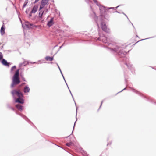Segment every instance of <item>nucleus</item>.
Wrapping results in <instances>:
<instances>
[{"mask_svg":"<svg viewBox=\"0 0 156 156\" xmlns=\"http://www.w3.org/2000/svg\"><path fill=\"white\" fill-rule=\"evenodd\" d=\"M126 47L127 45L126 44L115 45L114 46L109 48V49L111 52L116 55L117 58L119 61L124 62L125 64L130 69L133 67V65L126 63L129 59L126 56L127 52L123 50Z\"/></svg>","mask_w":156,"mask_h":156,"instance_id":"nucleus-1","label":"nucleus"},{"mask_svg":"<svg viewBox=\"0 0 156 156\" xmlns=\"http://www.w3.org/2000/svg\"><path fill=\"white\" fill-rule=\"evenodd\" d=\"M11 93L12 96L13 101L15 103H20L22 104L24 102V94L19 90L14 89Z\"/></svg>","mask_w":156,"mask_h":156,"instance_id":"nucleus-2","label":"nucleus"},{"mask_svg":"<svg viewBox=\"0 0 156 156\" xmlns=\"http://www.w3.org/2000/svg\"><path fill=\"white\" fill-rule=\"evenodd\" d=\"M99 7L100 11V20L101 21L104 19L107 20H109V16L107 13V8L99 4L98 2V5H97Z\"/></svg>","mask_w":156,"mask_h":156,"instance_id":"nucleus-3","label":"nucleus"},{"mask_svg":"<svg viewBox=\"0 0 156 156\" xmlns=\"http://www.w3.org/2000/svg\"><path fill=\"white\" fill-rule=\"evenodd\" d=\"M19 70H16L12 78V82L10 86L11 88H14L21 83V80L19 77Z\"/></svg>","mask_w":156,"mask_h":156,"instance_id":"nucleus-4","label":"nucleus"},{"mask_svg":"<svg viewBox=\"0 0 156 156\" xmlns=\"http://www.w3.org/2000/svg\"><path fill=\"white\" fill-rule=\"evenodd\" d=\"M6 106L8 108L11 109L12 111H14L16 114L20 115L21 117L23 118L32 126H34L36 128L33 122L25 115L16 110L15 109L14 107L11 106L9 103H7L6 104Z\"/></svg>","mask_w":156,"mask_h":156,"instance_id":"nucleus-5","label":"nucleus"},{"mask_svg":"<svg viewBox=\"0 0 156 156\" xmlns=\"http://www.w3.org/2000/svg\"><path fill=\"white\" fill-rule=\"evenodd\" d=\"M131 88L132 89V91L141 97L143 98L156 105V100H153L152 98H150L149 97H147L146 96H144L141 93L133 88Z\"/></svg>","mask_w":156,"mask_h":156,"instance_id":"nucleus-6","label":"nucleus"},{"mask_svg":"<svg viewBox=\"0 0 156 156\" xmlns=\"http://www.w3.org/2000/svg\"><path fill=\"white\" fill-rule=\"evenodd\" d=\"M22 27L23 28H25V27L28 29H30L34 28V27L36 28L37 27V26L33 23H30L28 21H26L23 24H22Z\"/></svg>","mask_w":156,"mask_h":156,"instance_id":"nucleus-7","label":"nucleus"},{"mask_svg":"<svg viewBox=\"0 0 156 156\" xmlns=\"http://www.w3.org/2000/svg\"><path fill=\"white\" fill-rule=\"evenodd\" d=\"M97 40L101 41L102 42L106 44L105 45L106 46L108 45L109 46L112 44H111L109 43L108 42L107 38L105 36H102L98 38Z\"/></svg>","mask_w":156,"mask_h":156,"instance_id":"nucleus-8","label":"nucleus"},{"mask_svg":"<svg viewBox=\"0 0 156 156\" xmlns=\"http://www.w3.org/2000/svg\"><path fill=\"white\" fill-rule=\"evenodd\" d=\"M103 20L101 21V26L102 30L105 32L107 33H109V30L107 28V27L105 23L103 22Z\"/></svg>","mask_w":156,"mask_h":156,"instance_id":"nucleus-9","label":"nucleus"},{"mask_svg":"<svg viewBox=\"0 0 156 156\" xmlns=\"http://www.w3.org/2000/svg\"><path fill=\"white\" fill-rule=\"evenodd\" d=\"M18 103L15 105L16 108L19 111L21 112L23 109L24 107L22 105L19 104L20 103Z\"/></svg>","mask_w":156,"mask_h":156,"instance_id":"nucleus-10","label":"nucleus"},{"mask_svg":"<svg viewBox=\"0 0 156 156\" xmlns=\"http://www.w3.org/2000/svg\"><path fill=\"white\" fill-rule=\"evenodd\" d=\"M1 61L2 64L4 66L9 67L10 65V63L7 62V61L4 58H3Z\"/></svg>","mask_w":156,"mask_h":156,"instance_id":"nucleus-11","label":"nucleus"},{"mask_svg":"<svg viewBox=\"0 0 156 156\" xmlns=\"http://www.w3.org/2000/svg\"><path fill=\"white\" fill-rule=\"evenodd\" d=\"M54 18L51 17L50 20L48 22L47 25L49 27H50L54 25Z\"/></svg>","mask_w":156,"mask_h":156,"instance_id":"nucleus-12","label":"nucleus"},{"mask_svg":"<svg viewBox=\"0 0 156 156\" xmlns=\"http://www.w3.org/2000/svg\"><path fill=\"white\" fill-rule=\"evenodd\" d=\"M39 5L38 4L35 5L32 8L31 11V13H35L38 10Z\"/></svg>","mask_w":156,"mask_h":156,"instance_id":"nucleus-13","label":"nucleus"},{"mask_svg":"<svg viewBox=\"0 0 156 156\" xmlns=\"http://www.w3.org/2000/svg\"><path fill=\"white\" fill-rule=\"evenodd\" d=\"M30 90V89L28 85H26L23 88V91L24 93H29Z\"/></svg>","mask_w":156,"mask_h":156,"instance_id":"nucleus-14","label":"nucleus"},{"mask_svg":"<svg viewBox=\"0 0 156 156\" xmlns=\"http://www.w3.org/2000/svg\"><path fill=\"white\" fill-rule=\"evenodd\" d=\"M5 27L3 25H2V26L1 29H0V32L1 34L2 35H3L5 33Z\"/></svg>","mask_w":156,"mask_h":156,"instance_id":"nucleus-15","label":"nucleus"},{"mask_svg":"<svg viewBox=\"0 0 156 156\" xmlns=\"http://www.w3.org/2000/svg\"><path fill=\"white\" fill-rule=\"evenodd\" d=\"M93 13L94 14V16L93 17L94 20L95 22H96V23L97 24V25L98 26V16H96L95 13L94 12H93Z\"/></svg>","mask_w":156,"mask_h":156,"instance_id":"nucleus-16","label":"nucleus"},{"mask_svg":"<svg viewBox=\"0 0 156 156\" xmlns=\"http://www.w3.org/2000/svg\"><path fill=\"white\" fill-rule=\"evenodd\" d=\"M45 58L47 61H51L53 60L54 57L53 56L50 57V56H46Z\"/></svg>","mask_w":156,"mask_h":156,"instance_id":"nucleus-17","label":"nucleus"},{"mask_svg":"<svg viewBox=\"0 0 156 156\" xmlns=\"http://www.w3.org/2000/svg\"><path fill=\"white\" fill-rule=\"evenodd\" d=\"M16 69V66H14L12 67L11 68L10 71V73L11 74H12L14 73L13 71Z\"/></svg>","mask_w":156,"mask_h":156,"instance_id":"nucleus-18","label":"nucleus"},{"mask_svg":"<svg viewBox=\"0 0 156 156\" xmlns=\"http://www.w3.org/2000/svg\"><path fill=\"white\" fill-rule=\"evenodd\" d=\"M57 65L58 66V68L59 69V70L60 71L61 73V75H62V77H63V79H64V81H65V82L66 85H67V84L66 83V81L65 78V77H64V76H63V74L62 72V71H61V69H60V68L59 65H58V64L57 63Z\"/></svg>","mask_w":156,"mask_h":156,"instance_id":"nucleus-19","label":"nucleus"},{"mask_svg":"<svg viewBox=\"0 0 156 156\" xmlns=\"http://www.w3.org/2000/svg\"><path fill=\"white\" fill-rule=\"evenodd\" d=\"M45 11H40L39 13H38V16L37 17V18H41V17H43L42 16L44 12Z\"/></svg>","mask_w":156,"mask_h":156,"instance_id":"nucleus-20","label":"nucleus"},{"mask_svg":"<svg viewBox=\"0 0 156 156\" xmlns=\"http://www.w3.org/2000/svg\"><path fill=\"white\" fill-rule=\"evenodd\" d=\"M49 0H41V3L45 5L47 4Z\"/></svg>","mask_w":156,"mask_h":156,"instance_id":"nucleus-21","label":"nucleus"},{"mask_svg":"<svg viewBox=\"0 0 156 156\" xmlns=\"http://www.w3.org/2000/svg\"><path fill=\"white\" fill-rule=\"evenodd\" d=\"M44 19H43V17H41L40 18H37V20L38 22L43 23L44 21Z\"/></svg>","mask_w":156,"mask_h":156,"instance_id":"nucleus-22","label":"nucleus"},{"mask_svg":"<svg viewBox=\"0 0 156 156\" xmlns=\"http://www.w3.org/2000/svg\"><path fill=\"white\" fill-rule=\"evenodd\" d=\"M120 6L119 5L118 6H117L115 7H108L107 9V11H109V10H110L111 9H112V10H116V9L119 7Z\"/></svg>","mask_w":156,"mask_h":156,"instance_id":"nucleus-23","label":"nucleus"},{"mask_svg":"<svg viewBox=\"0 0 156 156\" xmlns=\"http://www.w3.org/2000/svg\"><path fill=\"white\" fill-rule=\"evenodd\" d=\"M19 75H20V76L22 80L23 81L26 82V80L25 79V78L23 76V75H22V74L21 73H20V74Z\"/></svg>","mask_w":156,"mask_h":156,"instance_id":"nucleus-24","label":"nucleus"},{"mask_svg":"<svg viewBox=\"0 0 156 156\" xmlns=\"http://www.w3.org/2000/svg\"><path fill=\"white\" fill-rule=\"evenodd\" d=\"M130 70L131 71V72L133 74H135V69L134 67H132L130 69Z\"/></svg>","mask_w":156,"mask_h":156,"instance_id":"nucleus-25","label":"nucleus"},{"mask_svg":"<svg viewBox=\"0 0 156 156\" xmlns=\"http://www.w3.org/2000/svg\"><path fill=\"white\" fill-rule=\"evenodd\" d=\"M73 143L72 142H70L69 143H66V145L68 147H70L71 145H73Z\"/></svg>","mask_w":156,"mask_h":156,"instance_id":"nucleus-26","label":"nucleus"},{"mask_svg":"<svg viewBox=\"0 0 156 156\" xmlns=\"http://www.w3.org/2000/svg\"><path fill=\"white\" fill-rule=\"evenodd\" d=\"M23 65V64L22 63H20L19 64V68L18 69H17V70H19V72H20V70H22V68L21 67H22V66Z\"/></svg>","mask_w":156,"mask_h":156,"instance_id":"nucleus-27","label":"nucleus"},{"mask_svg":"<svg viewBox=\"0 0 156 156\" xmlns=\"http://www.w3.org/2000/svg\"><path fill=\"white\" fill-rule=\"evenodd\" d=\"M28 0H27L24 3L23 5V7H22L23 9L27 5L28 3Z\"/></svg>","mask_w":156,"mask_h":156,"instance_id":"nucleus-28","label":"nucleus"},{"mask_svg":"<svg viewBox=\"0 0 156 156\" xmlns=\"http://www.w3.org/2000/svg\"><path fill=\"white\" fill-rule=\"evenodd\" d=\"M72 96V98H73L74 101L75 102V105L76 106V115H77V109H78V108L76 106V102H75V101H74V98L73 97V95Z\"/></svg>","mask_w":156,"mask_h":156,"instance_id":"nucleus-29","label":"nucleus"},{"mask_svg":"<svg viewBox=\"0 0 156 156\" xmlns=\"http://www.w3.org/2000/svg\"><path fill=\"white\" fill-rule=\"evenodd\" d=\"M149 37V38H145V39H142L141 40H139L137 42H136V43L135 44L137 43V42H139L140 41H143V40H146V39H149V38H153V37Z\"/></svg>","mask_w":156,"mask_h":156,"instance_id":"nucleus-30","label":"nucleus"},{"mask_svg":"<svg viewBox=\"0 0 156 156\" xmlns=\"http://www.w3.org/2000/svg\"><path fill=\"white\" fill-rule=\"evenodd\" d=\"M30 8H27L26 9V10L25 11V12L26 13V14H28V12H29L30 10Z\"/></svg>","mask_w":156,"mask_h":156,"instance_id":"nucleus-31","label":"nucleus"},{"mask_svg":"<svg viewBox=\"0 0 156 156\" xmlns=\"http://www.w3.org/2000/svg\"><path fill=\"white\" fill-rule=\"evenodd\" d=\"M3 56L2 53L1 52H0V61H1V59L3 58Z\"/></svg>","mask_w":156,"mask_h":156,"instance_id":"nucleus-32","label":"nucleus"},{"mask_svg":"<svg viewBox=\"0 0 156 156\" xmlns=\"http://www.w3.org/2000/svg\"><path fill=\"white\" fill-rule=\"evenodd\" d=\"M33 13H31V11L28 14V17L29 18H30L32 16V14Z\"/></svg>","mask_w":156,"mask_h":156,"instance_id":"nucleus-33","label":"nucleus"},{"mask_svg":"<svg viewBox=\"0 0 156 156\" xmlns=\"http://www.w3.org/2000/svg\"><path fill=\"white\" fill-rule=\"evenodd\" d=\"M45 5L41 3V4L40 6V7H41V8L43 9L45 7Z\"/></svg>","mask_w":156,"mask_h":156,"instance_id":"nucleus-34","label":"nucleus"},{"mask_svg":"<svg viewBox=\"0 0 156 156\" xmlns=\"http://www.w3.org/2000/svg\"><path fill=\"white\" fill-rule=\"evenodd\" d=\"M45 5L41 3V4L40 6V7H41V8L43 9L45 7Z\"/></svg>","mask_w":156,"mask_h":156,"instance_id":"nucleus-35","label":"nucleus"},{"mask_svg":"<svg viewBox=\"0 0 156 156\" xmlns=\"http://www.w3.org/2000/svg\"><path fill=\"white\" fill-rule=\"evenodd\" d=\"M126 87H125L123 89H122V90L121 91H119V92H118L116 94V95H117L118 93H120L121 92H122V91H123L124 90H125L126 89Z\"/></svg>","mask_w":156,"mask_h":156,"instance_id":"nucleus-36","label":"nucleus"},{"mask_svg":"<svg viewBox=\"0 0 156 156\" xmlns=\"http://www.w3.org/2000/svg\"><path fill=\"white\" fill-rule=\"evenodd\" d=\"M84 156H88V154H87V153L85 151L84 152V154H83Z\"/></svg>","mask_w":156,"mask_h":156,"instance_id":"nucleus-37","label":"nucleus"},{"mask_svg":"<svg viewBox=\"0 0 156 156\" xmlns=\"http://www.w3.org/2000/svg\"><path fill=\"white\" fill-rule=\"evenodd\" d=\"M39 0H35L34 2H33V4H35L37 3Z\"/></svg>","mask_w":156,"mask_h":156,"instance_id":"nucleus-38","label":"nucleus"},{"mask_svg":"<svg viewBox=\"0 0 156 156\" xmlns=\"http://www.w3.org/2000/svg\"><path fill=\"white\" fill-rule=\"evenodd\" d=\"M94 2L96 4V5H98V1L97 0H93Z\"/></svg>","mask_w":156,"mask_h":156,"instance_id":"nucleus-39","label":"nucleus"},{"mask_svg":"<svg viewBox=\"0 0 156 156\" xmlns=\"http://www.w3.org/2000/svg\"><path fill=\"white\" fill-rule=\"evenodd\" d=\"M111 12H113V13L117 12V13H120V12H119L117 10H116L115 11H114Z\"/></svg>","mask_w":156,"mask_h":156,"instance_id":"nucleus-40","label":"nucleus"},{"mask_svg":"<svg viewBox=\"0 0 156 156\" xmlns=\"http://www.w3.org/2000/svg\"><path fill=\"white\" fill-rule=\"evenodd\" d=\"M122 13L128 19V20L130 21V20H129V19H128L127 16L126 15V14H125V13H124L123 12H122Z\"/></svg>","mask_w":156,"mask_h":156,"instance_id":"nucleus-41","label":"nucleus"},{"mask_svg":"<svg viewBox=\"0 0 156 156\" xmlns=\"http://www.w3.org/2000/svg\"><path fill=\"white\" fill-rule=\"evenodd\" d=\"M64 43L61 46H60L59 48V50L64 45Z\"/></svg>","mask_w":156,"mask_h":156,"instance_id":"nucleus-42","label":"nucleus"},{"mask_svg":"<svg viewBox=\"0 0 156 156\" xmlns=\"http://www.w3.org/2000/svg\"><path fill=\"white\" fill-rule=\"evenodd\" d=\"M76 121L75 122V123H74V126H73V130H74V127H75V123H76ZM73 132V131H72ZM73 133V132H72V134Z\"/></svg>","mask_w":156,"mask_h":156,"instance_id":"nucleus-43","label":"nucleus"},{"mask_svg":"<svg viewBox=\"0 0 156 156\" xmlns=\"http://www.w3.org/2000/svg\"><path fill=\"white\" fill-rule=\"evenodd\" d=\"M103 101H102L101 102V105H100V106L99 107V108L98 109V110H99V109H100V108L101 107V106H102V104L103 103Z\"/></svg>","mask_w":156,"mask_h":156,"instance_id":"nucleus-44","label":"nucleus"},{"mask_svg":"<svg viewBox=\"0 0 156 156\" xmlns=\"http://www.w3.org/2000/svg\"><path fill=\"white\" fill-rule=\"evenodd\" d=\"M25 62H26L25 61H24L23 62H22V63H23V66H26V64H25Z\"/></svg>","mask_w":156,"mask_h":156,"instance_id":"nucleus-45","label":"nucleus"},{"mask_svg":"<svg viewBox=\"0 0 156 156\" xmlns=\"http://www.w3.org/2000/svg\"><path fill=\"white\" fill-rule=\"evenodd\" d=\"M20 70H21L20 73H21L22 74V72L24 71V68H22V69Z\"/></svg>","mask_w":156,"mask_h":156,"instance_id":"nucleus-46","label":"nucleus"},{"mask_svg":"<svg viewBox=\"0 0 156 156\" xmlns=\"http://www.w3.org/2000/svg\"><path fill=\"white\" fill-rule=\"evenodd\" d=\"M45 11L44 12L46 13L48 12V9H46V10H44Z\"/></svg>","mask_w":156,"mask_h":156,"instance_id":"nucleus-47","label":"nucleus"},{"mask_svg":"<svg viewBox=\"0 0 156 156\" xmlns=\"http://www.w3.org/2000/svg\"><path fill=\"white\" fill-rule=\"evenodd\" d=\"M42 9L41 8V7H40L39 8V11H41V10Z\"/></svg>","mask_w":156,"mask_h":156,"instance_id":"nucleus-48","label":"nucleus"},{"mask_svg":"<svg viewBox=\"0 0 156 156\" xmlns=\"http://www.w3.org/2000/svg\"><path fill=\"white\" fill-rule=\"evenodd\" d=\"M30 63L31 64H34L36 63H37L36 62H31Z\"/></svg>","mask_w":156,"mask_h":156,"instance_id":"nucleus-49","label":"nucleus"},{"mask_svg":"<svg viewBox=\"0 0 156 156\" xmlns=\"http://www.w3.org/2000/svg\"><path fill=\"white\" fill-rule=\"evenodd\" d=\"M114 11L113 10L110 11L109 10V11H107L108 12H110V13H112V12H111Z\"/></svg>","mask_w":156,"mask_h":156,"instance_id":"nucleus-50","label":"nucleus"},{"mask_svg":"<svg viewBox=\"0 0 156 156\" xmlns=\"http://www.w3.org/2000/svg\"><path fill=\"white\" fill-rule=\"evenodd\" d=\"M67 85V87H68V89H69V91L70 93H71V91L70 90V89H69V87H68V85Z\"/></svg>","mask_w":156,"mask_h":156,"instance_id":"nucleus-51","label":"nucleus"},{"mask_svg":"<svg viewBox=\"0 0 156 156\" xmlns=\"http://www.w3.org/2000/svg\"><path fill=\"white\" fill-rule=\"evenodd\" d=\"M111 144V142H110L109 143H108L107 144V146L108 145H110Z\"/></svg>","mask_w":156,"mask_h":156,"instance_id":"nucleus-52","label":"nucleus"},{"mask_svg":"<svg viewBox=\"0 0 156 156\" xmlns=\"http://www.w3.org/2000/svg\"><path fill=\"white\" fill-rule=\"evenodd\" d=\"M60 147L61 148H62V149H64V150H65V148L64 147H62L61 146H60Z\"/></svg>","mask_w":156,"mask_h":156,"instance_id":"nucleus-53","label":"nucleus"},{"mask_svg":"<svg viewBox=\"0 0 156 156\" xmlns=\"http://www.w3.org/2000/svg\"><path fill=\"white\" fill-rule=\"evenodd\" d=\"M131 23V24H132V26H133V27H134V28H135V27H134V26H133V23Z\"/></svg>","mask_w":156,"mask_h":156,"instance_id":"nucleus-54","label":"nucleus"},{"mask_svg":"<svg viewBox=\"0 0 156 156\" xmlns=\"http://www.w3.org/2000/svg\"><path fill=\"white\" fill-rule=\"evenodd\" d=\"M26 84V83H22V84L23 85H25V84Z\"/></svg>","mask_w":156,"mask_h":156,"instance_id":"nucleus-55","label":"nucleus"},{"mask_svg":"<svg viewBox=\"0 0 156 156\" xmlns=\"http://www.w3.org/2000/svg\"><path fill=\"white\" fill-rule=\"evenodd\" d=\"M29 64V62H27V63L26 64L27 65V64Z\"/></svg>","mask_w":156,"mask_h":156,"instance_id":"nucleus-56","label":"nucleus"},{"mask_svg":"<svg viewBox=\"0 0 156 156\" xmlns=\"http://www.w3.org/2000/svg\"><path fill=\"white\" fill-rule=\"evenodd\" d=\"M69 136H66V137H65V138H68V137H69Z\"/></svg>","mask_w":156,"mask_h":156,"instance_id":"nucleus-57","label":"nucleus"},{"mask_svg":"<svg viewBox=\"0 0 156 156\" xmlns=\"http://www.w3.org/2000/svg\"><path fill=\"white\" fill-rule=\"evenodd\" d=\"M151 67V68L152 69H154V68L153 67ZM155 69L156 70V69Z\"/></svg>","mask_w":156,"mask_h":156,"instance_id":"nucleus-58","label":"nucleus"},{"mask_svg":"<svg viewBox=\"0 0 156 156\" xmlns=\"http://www.w3.org/2000/svg\"><path fill=\"white\" fill-rule=\"evenodd\" d=\"M37 16H34V19H35L36 17Z\"/></svg>","mask_w":156,"mask_h":156,"instance_id":"nucleus-59","label":"nucleus"},{"mask_svg":"<svg viewBox=\"0 0 156 156\" xmlns=\"http://www.w3.org/2000/svg\"><path fill=\"white\" fill-rule=\"evenodd\" d=\"M136 37H139L137 35H136Z\"/></svg>","mask_w":156,"mask_h":156,"instance_id":"nucleus-60","label":"nucleus"},{"mask_svg":"<svg viewBox=\"0 0 156 156\" xmlns=\"http://www.w3.org/2000/svg\"><path fill=\"white\" fill-rule=\"evenodd\" d=\"M56 146H57L58 147H60V146H58V145H56Z\"/></svg>","mask_w":156,"mask_h":156,"instance_id":"nucleus-61","label":"nucleus"},{"mask_svg":"<svg viewBox=\"0 0 156 156\" xmlns=\"http://www.w3.org/2000/svg\"><path fill=\"white\" fill-rule=\"evenodd\" d=\"M56 146H57L58 147H60V146H58V145H56Z\"/></svg>","mask_w":156,"mask_h":156,"instance_id":"nucleus-62","label":"nucleus"},{"mask_svg":"<svg viewBox=\"0 0 156 156\" xmlns=\"http://www.w3.org/2000/svg\"><path fill=\"white\" fill-rule=\"evenodd\" d=\"M6 10H7V8H6L5 9Z\"/></svg>","mask_w":156,"mask_h":156,"instance_id":"nucleus-63","label":"nucleus"},{"mask_svg":"<svg viewBox=\"0 0 156 156\" xmlns=\"http://www.w3.org/2000/svg\"><path fill=\"white\" fill-rule=\"evenodd\" d=\"M129 50L128 51V52H129Z\"/></svg>","mask_w":156,"mask_h":156,"instance_id":"nucleus-64","label":"nucleus"}]
</instances>
